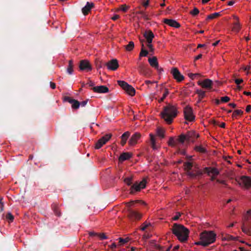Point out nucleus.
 Returning a JSON list of instances; mask_svg holds the SVG:
<instances>
[{"label":"nucleus","mask_w":251,"mask_h":251,"mask_svg":"<svg viewBox=\"0 0 251 251\" xmlns=\"http://www.w3.org/2000/svg\"><path fill=\"white\" fill-rule=\"evenodd\" d=\"M117 82L119 85L124 90H125L126 88L129 85V84L125 81L118 80Z\"/></svg>","instance_id":"36"},{"label":"nucleus","mask_w":251,"mask_h":251,"mask_svg":"<svg viewBox=\"0 0 251 251\" xmlns=\"http://www.w3.org/2000/svg\"><path fill=\"white\" fill-rule=\"evenodd\" d=\"M234 18L235 20H237V21L233 23V26L232 28V30L233 31L238 32L241 28L240 25L238 22V17H237L236 16H234Z\"/></svg>","instance_id":"26"},{"label":"nucleus","mask_w":251,"mask_h":251,"mask_svg":"<svg viewBox=\"0 0 251 251\" xmlns=\"http://www.w3.org/2000/svg\"><path fill=\"white\" fill-rule=\"evenodd\" d=\"M243 113V111L242 110L240 109H236L234 111L233 113V117H236V116L242 115Z\"/></svg>","instance_id":"39"},{"label":"nucleus","mask_w":251,"mask_h":251,"mask_svg":"<svg viewBox=\"0 0 251 251\" xmlns=\"http://www.w3.org/2000/svg\"><path fill=\"white\" fill-rule=\"evenodd\" d=\"M52 208L54 211V214L58 217H60L61 215V213L60 210L58 209V207L56 204H53L52 205Z\"/></svg>","instance_id":"31"},{"label":"nucleus","mask_w":251,"mask_h":251,"mask_svg":"<svg viewBox=\"0 0 251 251\" xmlns=\"http://www.w3.org/2000/svg\"><path fill=\"white\" fill-rule=\"evenodd\" d=\"M100 140L102 142L103 144H105L108 141V140L105 139L103 136L102 137Z\"/></svg>","instance_id":"61"},{"label":"nucleus","mask_w":251,"mask_h":251,"mask_svg":"<svg viewBox=\"0 0 251 251\" xmlns=\"http://www.w3.org/2000/svg\"><path fill=\"white\" fill-rule=\"evenodd\" d=\"M203 172H204V171L203 172L201 170H199L195 174L197 175V176H201L202 175Z\"/></svg>","instance_id":"62"},{"label":"nucleus","mask_w":251,"mask_h":251,"mask_svg":"<svg viewBox=\"0 0 251 251\" xmlns=\"http://www.w3.org/2000/svg\"><path fill=\"white\" fill-rule=\"evenodd\" d=\"M147 183L145 178H144L141 181L135 182L130 188V194H133L135 192L140 191L142 189L145 188Z\"/></svg>","instance_id":"6"},{"label":"nucleus","mask_w":251,"mask_h":251,"mask_svg":"<svg viewBox=\"0 0 251 251\" xmlns=\"http://www.w3.org/2000/svg\"><path fill=\"white\" fill-rule=\"evenodd\" d=\"M164 23L175 28H179L180 26V25L178 22L173 19H164Z\"/></svg>","instance_id":"18"},{"label":"nucleus","mask_w":251,"mask_h":251,"mask_svg":"<svg viewBox=\"0 0 251 251\" xmlns=\"http://www.w3.org/2000/svg\"><path fill=\"white\" fill-rule=\"evenodd\" d=\"M220 15H221V14H220V12L214 13L212 14H210V15H208L206 19L207 20L213 19L217 17L220 16Z\"/></svg>","instance_id":"37"},{"label":"nucleus","mask_w":251,"mask_h":251,"mask_svg":"<svg viewBox=\"0 0 251 251\" xmlns=\"http://www.w3.org/2000/svg\"><path fill=\"white\" fill-rule=\"evenodd\" d=\"M50 86L52 89H54L56 87V85L54 82H50Z\"/></svg>","instance_id":"64"},{"label":"nucleus","mask_w":251,"mask_h":251,"mask_svg":"<svg viewBox=\"0 0 251 251\" xmlns=\"http://www.w3.org/2000/svg\"><path fill=\"white\" fill-rule=\"evenodd\" d=\"M94 6V4L93 2H87L86 5L82 8V12L84 15H87Z\"/></svg>","instance_id":"20"},{"label":"nucleus","mask_w":251,"mask_h":251,"mask_svg":"<svg viewBox=\"0 0 251 251\" xmlns=\"http://www.w3.org/2000/svg\"><path fill=\"white\" fill-rule=\"evenodd\" d=\"M103 145L104 144L102 143V142L99 139L97 142L95 144V148L96 149H100Z\"/></svg>","instance_id":"42"},{"label":"nucleus","mask_w":251,"mask_h":251,"mask_svg":"<svg viewBox=\"0 0 251 251\" xmlns=\"http://www.w3.org/2000/svg\"><path fill=\"white\" fill-rule=\"evenodd\" d=\"M193 167V164L189 162L184 163V170L187 172L190 171Z\"/></svg>","instance_id":"33"},{"label":"nucleus","mask_w":251,"mask_h":251,"mask_svg":"<svg viewBox=\"0 0 251 251\" xmlns=\"http://www.w3.org/2000/svg\"><path fill=\"white\" fill-rule=\"evenodd\" d=\"M195 75H200V74H198V73H196V74H193V73H190L188 74V76L190 78H191V79H194L195 77Z\"/></svg>","instance_id":"54"},{"label":"nucleus","mask_w":251,"mask_h":251,"mask_svg":"<svg viewBox=\"0 0 251 251\" xmlns=\"http://www.w3.org/2000/svg\"><path fill=\"white\" fill-rule=\"evenodd\" d=\"M64 100L71 103L72 107L74 109H77L80 105V102L78 100L68 96L64 97Z\"/></svg>","instance_id":"11"},{"label":"nucleus","mask_w":251,"mask_h":251,"mask_svg":"<svg viewBox=\"0 0 251 251\" xmlns=\"http://www.w3.org/2000/svg\"><path fill=\"white\" fill-rule=\"evenodd\" d=\"M92 89L94 92L98 93H106L109 92L108 88L104 85L93 87Z\"/></svg>","instance_id":"15"},{"label":"nucleus","mask_w":251,"mask_h":251,"mask_svg":"<svg viewBox=\"0 0 251 251\" xmlns=\"http://www.w3.org/2000/svg\"><path fill=\"white\" fill-rule=\"evenodd\" d=\"M198 84L202 88L211 89L212 87V81L209 79H205L202 81H199L198 82Z\"/></svg>","instance_id":"16"},{"label":"nucleus","mask_w":251,"mask_h":251,"mask_svg":"<svg viewBox=\"0 0 251 251\" xmlns=\"http://www.w3.org/2000/svg\"><path fill=\"white\" fill-rule=\"evenodd\" d=\"M199 10L197 8L195 7L194 9L190 12V13L193 16H195L199 13Z\"/></svg>","instance_id":"44"},{"label":"nucleus","mask_w":251,"mask_h":251,"mask_svg":"<svg viewBox=\"0 0 251 251\" xmlns=\"http://www.w3.org/2000/svg\"><path fill=\"white\" fill-rule=\"evenodd\" d=\"M185 136L180 134L177 137H171L168 142V145L171 147H177L184 143Z\"/></svg>","instance_id":"4"},{"label":"nucleus","mask_w":251,"mask_h":251,"mask_svg":"<svg viewBox=\"0 0 251 251\" xmlns=\"http://www.w3.org/2000/svg\"><path fill=\"white\" fill-rule=\"evenodd\" d=\"M140 68L141 71H142L143 74L144 75H146L147 73L146 72L148 71V69H146L142 66H140Z\"/></svg>","instance_id":"53"},{"label":"nucleus","mask_w":251,"mask_h":251,"mask_svg":"<svg viewBox=\"0 0 251 251\" xmlns=\"http://www.w3.org/2000/svg\"><path fill=\"white\" fill-rule=\"evenodd\" d=\"M216 237V234L213 231L205 230L200 234L201 240L196 242L195 244L206 247L214 243L215 241Z\"/></svg>","instance_id":"3"},{"label":"nucleus","mask_w":251,"mask_h":251,"mask_svg":"<svg viewBox=\"0 0 251 251\" xmlns=\"http://www.w3.org/2000/svg\"><path fill=\"white\" fill-rule=\"evenodd\" d=\"M150 225V224H147L146 223H144L142 224V225L141 226V229L142 231L145 230V229Z\"/></svg>","instance_id":"48"},{"label":"nucleus","mask_w":251,"mask_h":251,"mask_svg":"<svg viewBox=\"0 0 251 251\" xmlns=\"http://www.w3.org/2000/svg\"><path fill=\"white\" fill-rule=\"evenodd\" d=\"M87 102H88V100H87L82 101V102H81L80 103V105H81V106H82V107H84V106H85L87 104Z\"/></svg>","instance_id":"63"},{"label":"nucleus","mask_w":251,"mask_h":251,"mask_svg":"<svg viewBox=\"0 0 251 251\" xmlns=\"http://www.w3.org/2000/svg\"><path fill=\"white\" fill-rule=\"evenodd\" d=\"M140 14L142 15V17L145 20H149L148 16L143 11H140L139 12Z\"/></svg>","instance_id":"52"},{"label":"nucleus","mask_w":251,"mask_h":251,"mask_svg":"<svg viewBox=\"0 0 251 251\" xmlns=\"http://www.w3.org/2000/svg\"><path fill=\"white\" fill-rule=\"evenodd\" d=\"M98 237L101 240H104L107 238V236L104 233H98Z\"/></svg>","instance_id":"50"},{"label":"nucleus","mask_w":251,"mask_h":251,"mask_svg":"<svg viewBox=\"0 0 251 251\" xmlns=\"http://www.w3.org/2000/svg\"><path fill=\"white\" fill-rule=\"evenodd\" d=\"M196 93L198 95V103L201 102L202 101V100L206 97L205 91H204L201 89H197L196 91Z\"/></svg>","instance_id":"25"},{"label":"nucleus","mask_w":251,"mask_h":251,"mask_svg":"<svg viewBox=\"0 0 251 251\" xmlns=\"http://www.w3.org/2000/svg\"><path fill=\"white\" fill-rule=\"evenodd\" d=\"M73 67V61L72 60H70L69 61V65L67 68V72L68 74L72 75L73 74L74 71Z\"/></svg>","instance_id":"28"},{"label":"nucleus","mask_w":251,"mask_h":251,"mask_svg":"<svg viewBox=\"0 0 251 251\" xmlns=\"http://www.w3.org/2000/svg\"><path fill=\"white\" fill-rule=\"evenodd\" d=\"M112 136V134H105L104 136H103V137L106 139L108 141L111 138Z\"/></svg>","instance_id":"58"},{"label":"nucleus","mask_w":251,"mask_h":251,"mask_svg":"<svg viewBox=\"0 0 251 251\" xmlns=\"http://www.w3.org/2000/svg\"><path fill=\"white\" fill-rule=\"evenodd\" d=\"M130 135V133L129 131H126L121 136V144L122 146H124L126 143V141Z\"/></svg>","instance_id":"24"},{"label":"nucleus","mask_w":251,"mask_h":251,"mask_svg":"<svg viewBox=\"0 0 251 251\" xmlns=\"http://www.w3.org/2000/svg\"><path fill=\"white\" fill-rule=\"evenodd\" d=\"M79 68L81 71L89 72L92 70V68L88 61L82 60L80 61Z\"/></svg>","instance_id":"10"},{"label":"nucleus","mask_w":251,"mask_h":251,"mask_svg":"<svg viewBox=\"0 0 251 251\" xmlns=\"http://www.w3.org/2000/svg\"><path fill=\"white\" fill-rule=\"evenodd\" d=\"M243 80L242 79H236L235 80V82L236 84L238 85H239L240 83L243 82Z\"/></svg>","instance_id":"56"},{"label":"nucleus","mask_w":251,"mask_h":251,"mask_svg":"<svg viewBox=\"0 0 251 251\" xmlns=\"http://www.w3.org/2000/svg\"><path fill=\"white\" fill-rule=\"evenodd\" d=\"M171 73L174 78L178 82H180L184 79V76L180 74V72L176 68H173L172 69Z\"/></svg>","instance_id":"13"},{"label":"nucleus","mask_w":251,"mask_h":251,"mask_svg":"<svg viewBox=\"0 0 251 251\" xmlns=\"http://www.w3.org/2000/svg\"><path fill=\"white\" fill-rule=\"evenodd\" d=\"M237 181L240 186H244L247 188L251 187V177L242 176Z\"/></svg>","instance_id":"8"},{"label":"nucleus","mask_w":251,"mask_h":251,"mask_svg":"<svg viewBox=\"0 0 251 251\" xmlns=\"http://www.w3.org/2000/svg\"><path fill=\"white\" fill-rule=\"evenodd\" d=\"M236 238L229 234H226L224 239L226 240L234 241L236 240Z\"/></svg>","instance_id":"38"},{"label":"nucleus","mask_w":251,"mask_h":251,"mask_svg":"<svg viewBox=\"0 0 251 251\" xmlns=\"http://www.w3.org/2000/svg\"><path fill=\"white\" fill-rule=\"evenodd\" d=\"M149 136L151 147L154 150H157L158 147L156 145V138L154 135L152 133H150Z\"/></svg>","instance_id":"21"},{"label":"nucleus","mask_w":251,"mask_h":251,"mask_svg":"<svg viewBox=\"0 0 251 251\" xmlns=\"http://www.w3.org/2000/svg\"><path fill=\"white\" fill-rule=\"evenodd\" d=\"M144 36L146 39L148 43H151L154 35L151 30L146 31L144 33Z\"/></svg>","instance_id":"19"},{"label":"nucleus","mask_w":251,"mask_h":251,"mask_svg":"<svg viewBox=\"0 0 251 251\" xmlns=\"http://www.w3.org/2000/svg\"><path fill=\"white\" fill-rule=\"evenodd\" d=\"M132 178L130 177H126L124 179V182L128 186L132 183Z\"/></svg>","instance_id":"41"},{"label":"nucleus","mask_w":251,"mask_h":251,"mask_svg":"<svg viewBox=\"0 0 251 251\" xmlns=\"http://www.w3.org/2000/svg\"><path fill=\"white\" fill-rule=\"evenodd\" d=\"M184 115L185 121L184 124H188V121L192 122L194 120L195 117L193 114L192 109L188 106H186L184 109Z\"/></svg>","instance_id":"7"},{"label":"nucleus","mask_w":251,"mask_h":251,"mask_svg":"<svg viewBox=\"0 0 251 251\" xmlns=\"http://www.w3.org/2000/svg\"><path fill=\"white\" fill-rule=\"evenodd\" d=\"M148 61L151 67L154 68L155 69H158L159 65L157 61V59L156 57L153 56L152 58H149Z\"/></svg>","instance_id":"23"},{"label":"nucleus","mask_w":251,"mask_h":251,"mask_svg":"<svg viewBox=\"0 0 251 251\" xmlns=\"http://www.w3.org/2000/svg\"><path fill=\"white\" fill-rule=\"evenodd\" d=\"M103 64L107 66L108 69L112 71L116 70L119 67L118 60L116 59H112Z\"/></svg>","instance_id":"12"},{"label":"nucleus","mask_w":251,"mask_h":251,"mask_svg":"<svg viewBox=\"0 0 251 251\" xmlns=\"http://www.w3.org/2000/svg\"><path fill=\"white\" fill-rule=\"evenodd\" d=\"M194 150L197 151V152H200V153H205L206 152V150L205 148H204V147H203L201 145H200V146H196L194 148Z\"/></svg>","instance_id":"30"},{"label":"nucleus","mask_w":251,"mask_h":251,"mask_svg":"<svg viewBox=\"0 0 251 251\" xmlns=\"http://www.w3.org/2000/svg\"><path fill=\"white\" fill-rule=\"evenodd\" d=\"M119 243L121 245H123V244H124L127 243L128 241V238L123 239L122 238H119Z\"/></svg>","instance_id":"47"},{"label":"nucleus","mask_w":251,"mask_h":251,"mask_svg":"<svg viewBox=\"0 0 251 251\" xmlns=\"http://www.w3.org/2000/svg\"><path fill=\"white\" fill-rule=\"evenodd\" d=\"M141 42L142 43V49L141 52L140 53V56H146L148 54V51L144 49V45L143 44V41L142 40H141Z\"/></svg>","instance_id":"32"},{"label":"nucleus","mask_w":251,"mask_h":251,"mask_svg":"<svg viewBox=\"0 0 251 251\" xmlns=\"http://www.w3.org/2000/svg\"><path fill=\"white\" fill-rule=\"evenodd\" d=\"M86 84L89 85V86L93 87L94 86V83L91 81L90 79L88 80V82Z\"/></svg>","instance_id":"57"},{"label":"nucleus","mask_w":251,"mask_h":251,"mask_svg":"<svg viewBox=\"0 0 251 251\" xmlns=\"http://www.w3.org/2000/svg\"><path fill=\"white\" fill-rule=\"evenodd\" d=\"M181 214L179 213H178L173 218V220L174 221H176L179 218Z\"/></svg>","instance_id":"55"},{"label":"nucleus","mask_w":251,"mask_h":251,"mask_svg":"<svg viewBox=\"0 0 251 251\" xmlns=\"http://www.w3.org/2000/svg\"><path fill=\"white\" fill-rule=\"evenodd\" d=\"M140 137V133L139 132H135L130 137L128 141V144L131 146H134L137 143V141Z\"/></svg>","instance_id":"14"},{"label":"nucleus","mask_w":251,"mask_h":251,"mask_svg":"<svg viewBox=\"0 0 251 251\" xmlns=\"http://www.w3.org/2000/svg\"><path fill=\"white\" fill-rule=\"evenodd\" d=\"M147 47L149 48L151 51H153V48L151 43H148Z\"/></svg>","instance_id":"60"},{"label":"nucleus","mask_w":251,"mask_h":251,"mask_svg":"<svg viewBox=\"0 0 251 251\" xmlns=\"http://www.w3.org/2000/svg\"><path fill=\"white\" fill-rule=\"evenodd\" d=\"M164 133L165 130L162 128L158 127L156 129V135L161 138H163L165 137Z\"/></svg>","instance_id":"29"},{"label":"nucleus","mask_w":251,"mask_h":251,"mask_svg":"<svg viewBox=\"0 0 251 251\" xmlns=\"http://www.w3.org/2000/svg\"><path fill=\"white\" fill-rule=\"evenodd\" d=\"M134 47V43L133 41H130L128 44L125 46V49L127 51L132 50Z\"/></svg>","instance_id":"35"},{"label":"nucleus","mask_w":251,"mask_h":251,"mask_svg":"<svg viewBox=\"0 0 251 251\" xmlns=\"http://www.w3.org/2000/svg\"><path fill=\"white\" fill-rule=\"evenodd\" d=\"M127 94L131 96H133L135 94V89L130 85H129L124 90Z\"/></svg>","instance_id":"27"},{"label":"nucleus","mask_w":251,"mask_h":251,"mask_svg":"<svg viewBox=\"0 0 251 251\" xmlns=\"http://www.w3.org/2000/svg\"><path fill=\"white\" fill-rule=\"evenodd\" d=\"M169 93V90L167 88L164 89V92L163 94L162 97L158 100V102L159 103L162 102L164 101V99L166 98V97L168 95Z\"/></svg>","instance_id":"34"},{"label":"nucleus","mask_w":251,"mask_h":251,"mask_svg":"<svg viewBox=\"0 0 251 251\" xmlns=\"http://www.w3.org/2000/svg\"><path fill=\"white\" fill-rule=\"evenodd\" d=\"M176 107L170 103H168L163 107V111L161 112V117L167 124H171L174 119L177 115Z\"/></svg>","instance_id":"1"},{"label":"nucleus","mask_w":251,"mask_h":251,"mask_svg":"<svg viewBox=\"0 0 251 251\" xmlns=\"http://www.w3.org/2000/svg\"><path fill=\"white\" fill-rule=\"evenodd\" d=\"M129 6H127L126 4H123L120 6V9L124 12H126Z\"/></svg>","instance_id":"45"},{"label":"nucleus","mask_w":251,"mask_h":251,"mask_svg":"<svg viewBox=\"0 0 251 251\" xmlns=\"http://www.w3.org/2000/svg\"><path fill=\"white\" fill-rule=\"evenodd\" d=\"M89 235L91 237L97 236L98 235V233L94 232H89Z\"/></svg>","instance_id":"59"},{"label":"nucleus","mask_w":251,"mask_h":251,"mask_svg":"<svg viewBox=\"0 0 251 251\" xmlns=\"http://www.w3.org/2000/svg\"><path fill=\"white\" fill-rule=\"evenodd\" d=\"M187 174L188 176L191 177H195L197 176V175L195 173H193L191 172L190 171H188L187 172Z\"/></svg>","instance_id":"51"},{"label":"nucleus","mask_w":251,"mask_h":251,"mask_svg":"<svg viewBox=\"0 0 251 251\" xmlns=\"http://www.w3.org/2000/svg\"><path fill=\"white\" fill-rule=\"evenodd\" d=\"M132 156V153L126 152L122 153L119 156V160L120 162H123L125 160H128Z\"/></svg>","instance_id":"22"},{"label":"nucleus","mask_w":251,"mask_h":251,"mask_svg":"<svg viewBox=\"0 0 251 251\" xmlns=\"http://www.w3.org/2000/svg\"><path fill=\"white\" fill-rule=\"evenodd\" d=\"M105 63V62H102L101 61H98L96 63V66L98 69H100L102 68L104 66H106L103 64Z\"/></svg>","instance_id":"43"},{"label":"nucleus","mask_w":251,"mask_h":251,"mask_svg":"<svg viewBox=\"0 0 251 251\" xmlns=\"http://www.w3.org/2000/svg\"><path fill=\"white\" fill-rule=\"evenodd\" d=\"M204 172L208 176H210V174H212L213 176H217L220 174L219 170L214 167H205L204 169Z\"/></svg>","instance_id":"17"},{"label":"nucleus","mask_w":251,"mask_h":251,"mask_svg":"<svg viewBox=\"0 0 251 251\" xmlns=\"http://www.w3.org/2000/svg\"><path fill=\"white\" fill-rule=\"evenodd\" d=\"M6 218L10 221V222H13L14 220V216L11 213H8L6 215Z\"/></svg>","instance_id":"46"},{"label":"nucleus","mask_w":251,"mask_h":251,"mask_svg":"<svg viewBox=\"0 0 251 251\" xmlns=\"http://www.w3.org/2000/svg\"><path fill=\"white\" fill-rule=\"evenodd\" d=\"M181 135H183L185 136L184 142L186 141L187 143H194L196 139L200 136L199 134L194 130L188 131L186 134L181 133Z\"/></svg>","instance_id":"5"},{"label":"nucleus","mask_w":251,"mask_h":251,"mask_svg":"<svg viewBox=\"0 0 251 251\" xmlns=\"http://www.w3.org/2000/svg\"><path fill=\"white\" fill-rule=\"evenodd\" d=\"M230 100V98L227 96H225L221 98V100L223 102H227Z\"/></svg>","instance_id":"49"},{"label":"nucleus","mask_w":251,"mask_h":251,"mask_svg":"<svg viewBox=\"0 0 251 251\" xmlns=\"http://www.w3.org/2000/svg\"><path fill=\"white\" fill-rule=\"evenodd\" d=\"M172 231L181 242H185L188 240L189 230L182 225L174 224L172 228Z\"/></svg>","instance_id":"2"},{"label":"nucleus","mask_w":251,"mask_h":251,"mask_svg":"<svg viewBox=\"0 0 251 251\" xmlns=\"http://www.w3.org/2000/svg\"><path fill=\"white\" fill-rule=\"evenodd\" d=\"M128 217L132 220H139L142 217V214L131 208L127 209Z\"/></svg>","instance_id":"9"},{"label":"nucleus","mask_w":251,"mask_h":251,"mask_svg":"<svg viewBox=\"0 0 251 251\" xmlns=\"http://www.w3.org/2000/svg\"><path fill=\"white\" fill-rule=\"evenodd\" d=\"M139 202H142L141 201H139V200H137V201H131L130 202H126V206L127 207H130L132 205H133L134 203H139ZM143 203H144V202H142Z\"/></svg>","instance_id":"40"}]
</instances>
